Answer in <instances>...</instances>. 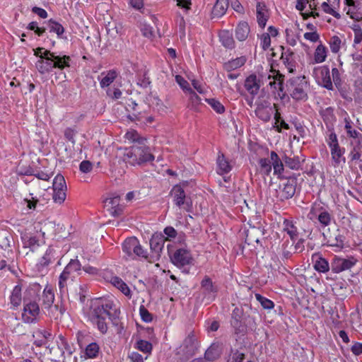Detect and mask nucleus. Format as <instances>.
<instances>
[{
    "label": "nucleus",
    "instance_id": "f3484780",
    "mask_svg": "<svg viewBox=\"0 0 362 362\" xmlns=\"http://www.w3.org/2000/svg\"><path fill=\"white\" fill-rule=\"evenodd\" d=\"M267 78L272 80L269 82V85L274 88L275 90L283 91V82L284 76L279 73V71L270 70V74L268 75Z\"/></svg>",
    "mask_w": 362,
    "mask_h": 362
},
{
    "label": "nucleus",
    "instance_id": "aec40b11",
    "mask_svg": "<svg viewBox=\"0 0 362 362\" xmlns=\"http://www.w3.org/2000/svg\"><path fill=\"white\" fill-rule=\"evenodd\" d=\"M11 308L15 309L19 307L22 302V287L16 285L11 291L9 297Z\"/></svg>",
    "mask_w": 362,
    "mask_h": 362
},
{
    "label": "nucleus",
    "instance_id": "58836bf2",
    "mask_svg": "<svg viewBox=\"0 0 362 362\" xmlns=\"http://www.w3.org/2000/svg\"><path fill=\"white\" fill-rule=\"evenodd\" d=\"M327 57V51L325 47L322 45H319L315 49L314 53V60L315 63L323 62Z\"/></svg>",
    "mask_w": 362,
    "mask_h": 362
},
{
    "label": "nucleus",
    "instance_id": "6ab92c4d",
    "mask_svg": "<svg viewBox=\"0 0 362 362\" xmlns=\"http://www.w3.org/2000/svg\"><path fill=\"white\" fill-rule=\"evenodd\" d=\"M256 8L257 23L261 28H264L269 16V11L264 3H257Z\"/></svg>",
    "mask_w": 362,
    "mask_h": 362
},
{
    "label": "nucleus",
    "instance_id": "20e7f679",
    "mask_svg": "<svg viewBox=\"0 0 362 362\" xmlns=\"http://www.w3.org/2000/svg\"><path fill=\"white\" fill-rule=\"evenodd\" d=\"M124 158L132 165H141L154 160V156L151 153L149 147L146 144L139 146L133 145L127 148Z\"/></svg>",
    "mask_w": 362,
    "mask_h": 362
},
{
    "label": "nucleus",
    "instance_id": "f257e3e1",
    "mask_svg": "<svg viewBox=\"0 0 362 362\" xmlns=\"http://www.w3.org/2000/svg\"><path fill=\"white\" fill-rule=\"evenodd\" d=\"M56 225L53 222H49L44 225L43 228L40 229L41 234L24 233L22 234V247L19 251L20 254L24 257H28L30 259L38 257L44 249L45 241L43 240L45 235L54 234L52 230H54Z\"/></svg>",
    "mask_w": 362,
    "mask_h": 362
},
{
    "label": "nucleus",
    "instance_id": "2eb2a0df",
    "mask_svg": "<svg viewBox=\"0 0 362 362\" xmlns=\"http://www.w3.org/2000/svg\"><path fill=\"white\" fill-rule=\"evenodd\" d=\"M260 87V80L256 75L251 74L246 78L245 81V88L250 95H257Z\"/></svg>",
    "mask_w": 362,
    "mask_h": 362
},
{
    "label": "nucleus",
    "instance_id": "dca6fc26",
    "mask_svg": "<svg viewBox=\"0 0 362 362\" xmlns=\"http://www.w3.org/2000/svg\"><path fill=\"white\" fill-rule=\"evenodd\" d=\"M273 113V108L270 106L268 102L264 101L257 104V107L255 110L256 115L263 120L267 122L270 119L271 116Z\"/></svg>",
    "mask_w": 362,
    "mask_h": 362
},
{
    "label": "nucleus",
    "instance_id": "5701e85b",
    "mask_svg": "<svg viewBox=\"0 0 362 362\" xmlns=\"http://www.w3.org/2000/svg\"><path fill=\"white\" fill-rule=\"evenodd\" d=\"M110 283L126 296L131 298V291L125 282L117 276L112 277Z\"/></svg>",
    "mask_w": 362,
    "mask_h": 362
},
{
    "label": "nucleus",
    "instance_id": "bf43d9fd",
    "mask_svg": "<svg viewBox=\"0 0 362 362\" xmlns=\"http://www.w3.org/2000/svg\"><path fill=\"white\" fill-rule=\"evenodd\" d=\"M330 49L332 52L337 53L339 51V38L338 36H333L329 42Z\"/></svg>",
    "mask_w": 362,
    "mask_h": 362
},
{
    "label": "nucleus",
    "instance_id": "4c0bfd02",
    "mask_svg": "<svg viewBox=\"0 0 362 362\" xmlns=\"http://www.w3.org/2000/svg\"><path fill=\"white\" fill-rule=\"evenodd\" d=\"M223 45L227 48H232L234 46V40L232 35L228 31H222L219 35Z\"/></svg>",
    "mask_w": 362,
    "mask_h": 362
},
{
    "label": "nucleus",
    "instance_id": "a19ab883",
    "mask_svg": "<svg viewBox=\"0 0 362 362\" xmlns=\"http://www.w3.org/2000/svg\"><path fill=\"white\" fill-rule=\"evenodd\" d=\"M314 267L317 272H325L329 270V264L325 259L317 257Z\"/></svg>",
    "mask_w": 362,
    "mask_h": 362
},
{
    "label": "nucleus",
    "instance_id": "c85d7f7f",
    "mask_svg": "<svg viewBox=\"0 0 362 362\" xmlns=\"http://www.w3.org/2000/svg\"><path fill=\"white\" fill-rule=\"evenodd\" d=\"M296 192V185L294 180H287L284 184V187L281 189V197L284 199H289L292 197Z\"/></svg>",
    "mask_w": 362,
    "mask_h": 362
},
{
    "label": "nucleus",
    "instance_id": "6e6d98bb",
    "mask_svg": "<svg viewBox=\"0 0 362 362\" xmlns=\"http://www.w3.org/2000/svg\"><path fill=\"white\" fill-rule=\"evenodd\" d=\"M71 278L70 275L65 274V272H62L61 275L59 276V287L61 291H62L66 286V281L68 279Z\"/></svg>",
    "mask_w": 362,
    "mask_h": 362
},
{
    "label": "nucleus",
    "instance_id": "473e14b6",
    "mask_svg": "<svg viewBox=\"0 0 362 362\" xmlns=\"http://www.w3.org/2000/svg\"><path fill=\"white\" fill-rule=\"evenodd\" d=\"M146 102L150 106H155L158 111H164L167 108L158 97L151 93L146 97Z\"/></svg>",
    "mask_w": 362,
    "mask_h": 362
},
{
    "label": "nucleus",
    "instance_id": "423d86ee",
    "mask_svg": "<svg viewBox=\"0 0 362 362\" xmlns=\"http://www.w3.org/2000/svg\"><path fill=\"white\" fill-rule=\"evenodd\" d=\"M198 342L194 332H190L177 349V355L182 361H185L193 356L197 349Z\"/></svg>",
    "mask_w": 362,
    "mask_h": 362
},
{
    "label": "nucleus",
    "instance_id": "49530a36",
    "mask_svg": "<svg viewBox=\"0 0 362 362\" xmlns=\"http://www.w3.org/2000/svg\"><path fill=\"white\" fill-rule=\"evenodd\" d=\"M33 337L35 339L34 344L37 346H41L47 342L46 332L36 331L33 334Z\"/></svg>",
    "mask_w": 362,
    "mask_h": 362
},
{
    "label": "nucleus",
    "instance_id": "3c124183",
    "mask_svg": "<svg viewBox=\"0 0 362 362\" xmlns=\"http://www.w3.org/2000/svg\"><path fill=\"white\" fill-rule=\"evenodd\" d=\"M356 262V259L354 257L348 259H341V271L351 268Z\"/></svg>",
    "mask_w": 362,
    "mask_h": 362
},
{
    "label": "nucleus",
    "instance_id": "7c9ffc66",
    "mask_svg": "<svg viewBox=\"0 0 362 362\" xmlns=\"http://www.w3.org/2000/svg\"><path fill=\"white\" fill-rule=\"evenodd\" d=\"M245 62L246 58L245 57H240L229 61L228 63L225 64L224 67L228 71H230L243 66Z\"/></svg>",
    "mask_w": 362,
    "mask_h": 362
},
{
    "label": "nucleus",
    "instance_id": "ddd939ff",
    "mask_svg": "<svg viewBox=\"0 0 362 362\" xmlns=\"http://www.w3.org/2000/svg\"><path fill=\"white\" fill-rule=\"evenodd\" d=\"M264 235V229L260 226H250L246 230L245 242L248 245L255 246L258 244L259 239Z\"/></svg>",
    "mask_w": 362,
    "mask_h": 362
},
{
    "label": "nucleus",
    "instance_id": "052dcab7",
    "mask_svg": "<svg viewBox=\"0 0 362 362\" xmlns=\"http://www.w3.org/2000/svg\"><path fill=\"white\" fill-rule=\"evenodd\" d=\"M261 45L264 49L269 48L271 44V37L268 33H263L260 37Z\"/></svg>",
    "mask_w": 362,
    "mask_h": 362
},
{
    "label": "nucleus",
    "instance_id": "2f4dec72",
    "mask_svg": "<svg viewBox=\"0 0 362 362\" xmlns=\"http://www.w3.org/2000/svg\"><path fill=\"white\" fill-rule=\"evenodd\" d=\"M218 172L221 174L228 173L231 170V166L226 159L223 154L218 155L217 158Z\"/></svg>",
    "mask_w": 362,
    "mask_h": 362
},
{
    "label": "nucleus",
    "instance_id": "1a4fd4ad",
    "mask_svg": "<svg viewBox=\"0 0 362 362\" xmlns=\"http://www.w3.org/2000/svg\"><path fill=\"white\" fill-rule=\"evenodd\" d=\"M104 206L115 217L122 214L123 206L120 204V196L112 194L104 201Z\"/></svg>",
    "mask_w": 362,
    "mask_h": 362
},
{
    "label": "nucleus",
    "instance_id": "39448f33",
    "mask_svg": "<svg viewBox=\"0 0 362 362\" xmlns=\"http://www.w3.org/2000/svg\"><path fill=\"white\" fill-rule=\"evenodd\" d=\"M123 252L127 259H135L136 257L148 259L147 252L142 248L138 239L135 237L127 238L122 245Z\"/></svg>",
    "mask_w": 362,
    "mask_h": 362
},
{
    "label": "nucleus",
    "instance_id": "9b49d317",
    "mask_svg": "<svg viewBox=\"0 0 362 362\" xmlns=\"http://www.w3.org/2000/svg\"><path fill=\"white\" fill-rule=\"evenodd\" d=\"M40 313L39 305L35 302L25 303L22 317L25 322H33Z\"/></svg>",
    "mask_w": 362,
    "mask_h": 362
},
{
    "label": "nucleus",
    "instance_id": "f03ea898",
    "mask_svg": "<svg viewBox=\"0 0 362 362\" xmlns=\"http://www.w3.org/2000/svg\"><path fill=\"white\" fill-rule=\"evenodd\" d=\"M112 301L108 300H100L95 302L90 313L91 321L96 324L98 329L103 333L107 330L106 320L110 318L115 311Z\"/></svg>",
    "mask_w": 362,
    "mask_h": 362
},
{
    "label": "nucleus",
    "instance_id": "a18cd8bd",
    "mask_svg": "<svg viewBox=\"0 0 362 362\" xmlns=\"http://www.w3.org/2000/svg\"><path fill=\"white\" fill-rule=\"evenodd\" d=\"M49 352L52 354V361H59L64 355V351L62 347H60L58 344L55 346L49 348Z\"/></svg>",
    "mask_w": 362,
    "mask_h": 362
},
{
    "label": "nucleus",
    "instance_id": "338daca9",
    "mask_svg": "<svg viewBox=\"0 0 362 362\" xmlns=\"http://www.w3.org/2000/svg\"><path fill=\"white\" fill-rule=\"evenodd\" d=\"M107 94L112 99H118L121 97L122 92L119 88L108 89Z\"/></svg>",
    "mask_w": 362,
    "mask_h": 362
},
{
    "label": "nucleus",
    "instance_id": "cd10ccee",
    "mask_svg": "<svg viewBox=\"0 0 362 362\" xmlns=\"http://www.w3.org/2000/svg\"><path fill=\"white\" fill-rule=\"evenodd\" d=\"M282 230L290 236L292 240H294L297 238V228L294 226L291 221L285 219L282 224Z\"/></svg>",
    "mask_w": 362,
    "mask_h": 362
},
{
    "label": "nucleus",
    "instance_id": "ea45409f",
    "mask_svg": "<svg viewBox=\"0 0 362 362\" xmlns=\"http://www.w3.org/2000/svg\"><path fill=\"white\" fill-rule=\"evenodd\" d=\"M259 171L262 174L269 175L272 171V164L270 159L260 158L259 160Z\"/></svg>",
    "mask_w": 362,
    "mask_h": 362
},
{
    "label": "nucleus",
    "instance_id": "4468645a",
    "mask_svg": "<svg viewBox=\"0 0 362 362\" xmlns=\"http://www.w3.org/2000/svg\"><path fill=\"white\" fill-rule=\"evenodd\" d=\"M329 147L331 148V155L332 160V165L334 167L338 166L339 160V149L338 148L337 136L335 133L331 132L329 135L327 141Z\"/></svg>",
    "mask_w": 362,
    "mask_h": 362
},
{
    "label": "nucleus",
    "instance_id": "8fccbe9b",
    "mask_svg": "<svg viewBox=\"0 0 362 362\" xmlns=\"http://www.w3.org/2000/svg\"><path fill=\"white\" fill-rule=\"evenodd\" d=\"M136 348L145 354L150 353L152 349V345L147 341L139 340L136 343Z\"/></svg>",
    "mask_w": 362,
    "mask_h": 362
},
{
    "label": "nucleus",
    "instance_id": "c03bdc74",
    "mask_svg": "<svg viewBox=\"0 0 362 362\" xmlns=\"http://www.w3.org/2000/svg\"><path fill=\"white\" fill-rule=\"evenodd\" d=\"M100 347L96 343H90L86 349V354L88 358H93L98 356Z\"/></svg>",
    "mask_w": 362,
    "mask_h": 362
},
{
    "label": "nucleus",
    "instance_id": "e2e57ef3",
    "mask_svg": "<svg viewBox=\"0 0 362 362\" xmlns=\"http://www.w3.org/2000/svg\"><path fill=\"white\" fill-rule=\"evenodd\" d=\"M304 38L313 42H316L319 40L320 36L316 31L307 32L304 34Z\"/></svg>",
    "mask_w": 362,
    "mask_h": 362
},
{
    "label": "nucleus",
    "instance_id": "0e129e2a",
    "mask_svg": "<svg viewBox=\"0 0 362 362\" xmlns=\"http://www.w3.org/2000/svg\"><path fill=\"white\" fill-rule=\"evenodd\" d=\"M351 352L355 356H358L362 354V343L354 342L350 348Z\"/></svg>",
    "mask_w": 362,
    "mask_h": 362
},
{
    "label": "nucleus",
    "instance_id": "9d476101",
    "mask_svg": "<svg viewBox=\"0 0 362 362\" xmlns=\"http://www.w3.org/2000/svg\"><path fill=\"white\" fill-rule=\"evenodd\" d=\"M164 239L160 235H153L150 240V247L151 253L148 255L149 262H154L158 259L160 252L163 248Z\"/></svg>",
    "mask_w": 362,
    "mask_h": 362
},
{
    "label": "nucleus",
    "instance_id": "37998d69",
    "mask_svg": "<svg viewBox=\"0 0 362 362\" xmlns=\"http://www.w3.org/2000/svg\"><path fill=\"white\" fill-rule=\"evenodd\" d=\"M201 286L207 293H214L216 291L212 280L208 276H205L201 282Z\"/></svg>",
    "mask_w": 362,
    "mask_h": 362
},
{
    "label": "nucleus",
    "instance_id": "b1692460",
    "mask_svg": "<svg viewBox=\"0 0 362 362\" xmlns=\"http://www.w3.org/2000/svg\"><path fill=\"white\" fill-rule=\"evenodd\" d=\"M81 265L78 259H71L64 269L65 274L70 275L71 278L75 277V274H79Z\"/></svg>",
    "mask_w": 362,
    "mask_h": 362
},
{
    "label": "nucleus",
    "instance_id": "412c9836",
    "mask_svg": "<svg viewBox=\"0 0 362 362\" xmlns=\"http://www.w3.org/2000/svg\"><path fill=\"white\" fill-rule=\"evenodd\" d=\"M228 7V0H217L211 11L212 18L223 16Z\"/></svg>",
    "mask_w": 362,
    "mask_h": 362
},
{
    "label": "nucleus",
    "instance_id": "bb28decb",
    "mask_svg": "<svg viewBox=\"0 0 362 362\" xmlns=\"http://www.w3.org/2000/svg\"><path fill=\"white\" fill-rule=\"evenodd\" d=\"M171 193L174 197V202L177 206H180L181 205L184 204L186 196L184 189L180 186H175L173 188Z\"/></svg>",
    "mask_w": 362,
    "mask_h": 362
},
{
    "label": "nucleus",
    "instance_id": "0eeeda50",
    "mask_svg": "<svg viewBox=\"0 0 362 362\" xmlns=\"http://www.w3.org/2000/svg\"><path fill=\"white\" fill-rule=\"evenodd\" d=\"M53 200L56 203L62 204L66 199V185L64 176L58 174L53 180Z\"/></svg>",
    "mask_w": 362,
    "mask_h": 362
},
{
    "label": "nucleus",
    "instance_id": "c756f323",
    "mask_svg": "<svg viewBox=\"0 0 362 362\" xmlns=\"http://www.w3.org/2000/svg\"><path fill=\"white\" fill-rule=\"evenodd\" d=\"M250 33L249 25L245 22H242L238 24L236 30L235 36L240 41H243L247 39Z\"/></svg>",
    "mask_w": 362,
    "mask_h": 362
},
{
    "label": "nucleus",
    "instance_id": "4be33fe9",
    "mask_svg": "<svg viewBox=\"0 0 362 362\" xmlns=\"http://www.w3.org/2000/svg\"><path fill=\"white\" fill-rule=\"evenodd\" d=\"M125 139L129 142L133 143V145H142L146 144V139L141 136L136 130L130 129L125 134Z\"/></svg>",
    "mask_w": 362,
    "mask_h": 362
},
{
    "label": "nucleus",
    "instance_id": "a878e982",
    "mask_svg": "<svg viewBox=\"0 0 362 362\" xmlns=\"http://www.w3.org/2000/svg\"><path fill=\"white\" fill-rule=\"evenodd\" d=\"M270 160L272 168H274V173L275 174H281L284 171V165L281 160L275 151H271L270 153Z\"/></svg>",
    "mask_w": 362,
    "mask_h": 362
},
{
    "label": "nucleus",
    "instance_id": "7ed1b4c3",
    "mask_svg": "<svg viewBox=\"0 0 362 362\" xmlns=\"http://www.w3.org/2000/svg\"><path fill=\"white\" fill-rule=\"evenodd\" d=\"M43 54L45 57L40 58L35 64L36 69L41 74L48 73L53 68L63 69L64 67L70 66V57L69 56H57L49 50L43 51Z\"/></svg>",
    "mask_w": 362,
    "mask_h": 362
},
{
    "label": "nucleus",
    "instance_id": "de8ad7c7",
    "mask_svg": "<svg viewBox=\"0 0 362 362\" xmlns=\"http://www.w3.org/2000/svg\"><path fill=\"white\" fill-rule=\"evenodd\" d=\"M255 298L260 303L264 309H272L274 306V303L272 300L263 297L259 293L255 294Z\"/></svg>",
    "mask_w": 362,
    "mask_h": 362
},
{
    "label": "nucleus",
    "instance_id": "09e8293b",
    "mask_svg": "<svg viewBox=\"0 0 362 362\" xmlns=\"http://www.w3.org/2000/svg\"><path fill=\"white\" fill-rule=\"evenodd\" d=\"M175 81L185 93L190 92L191 89H192L190 87L189 83L182 76L176 75Z\"/></svg>",
    "mask_w": 362,
    "mask_h": 362
},
{
    "label": "nucleus",
    "instance_id": "13d9d810",
    "mask_svg": "<svg viewBox=\"0 0 362 362\" xmlns=\"http://www.w3.org/2000/svg\"><path fill=\"white\" fill-rule=\"evenodd\" d=\"M358 0H344L345 5L349 7L347 10V14L350 15L351 18H353L352 14L354 13L357 6L356 3Z\"/></svg>",
    "mask_w": 362,
    "mask_h": 362
},
{
    "label": "nucleus",
    "instance_id": "f8f14e48",
    "mask_svg": "<svg viewBox=\"0 0 362 362\" xmlns=\"http://www.w3.org/2000/svg\"><path fill=\"white\" fill-rule=\"evenodd\" d=\"M59 256V253L53 246H49L45 252H42V254L37 258V265L39 267L48 266L52 260Z\"/></svg>",
    "mask_w": 362,
    "mask_h": 362
},
{
    "label": "nucleus",
    "instance_id": "69168bd1",
    "mask_svg": "<svg viewBox=\"0 0 362 362\" xmlns=\"http://www.w3.org/2000/svg\"><path fill=\"white\" fill-rule=\"evenodd\" d=\"M318 220L322 224L327 226L330 222L331 218L329 214L324 211L319 214Z\"/></svg>",
    "mask_w": 362,
    "mask_h": 362
},
{
    "label": "nucleus",
    "instance_id": "603ef678",
    "mask_svg": "<svg viewBox=\"0 0 362 362\" xmlns=\"http://www.w3.org/2000/svg\"><path fill=\"white\" fill-rule=\"evenodd\" d=\"M286 165L291 169H298L300 166V160L298 158H293L286 156L284 158Z\"/></svg>",
    "mask_w": 362,
    "mask_h": 362
},
{
    "label": "nucleus",
    "instance_id": "680f3d73",
    "mask_svg": "<svg viewBox=\"0 0 362 362\" xmlns=\"http://www.w3.org/2000/svg\"><path fill=\"white\" fill-rule=\"evenodd\" d=\"M79 169L82 173H88L92 170L93 165L88 160H83L81 163L79 165Z\"/></svg>",
    "mask_w": 362,
    "mask_h": 362
},
{
    "label": "nucleus",
    "instance_id": "e433bc0d",
    "mask_svg": "<svg viewBox=\"0 0 362 362\" xmlns=\"http://www.w3.org/2000/svg\"><path fill=\"white\" fill-rule=\"evenodd\" d=\"M117 73L115 71L110 70L107 72V74L103 76L100 79V86L102 88H105L109 86L116 78Z\"/></svg>",
    "mask_w": 362,
    "mask_h": 362
},
{
    "label": "nucleus",
    "instance_id": "72a5a7b5",
    "mask_svg": "<svg viewBox=\"0 0 362 362\" xmlns=\"http://www.w3.org/2000/svg\"><path fill=\"white\" fill-rule=\"evenodd\" d=\"M48 28L49 29V32H52L57 34L58 37H62L63 33H64V27L58 22L49 19L47 22Z\"/></svg>",
    "mask_w": 362,
    "mask_h": 362
},
{
    "label": "nucleus",
    "instance_id": "5fc2aeb1",
    "mask_svg": "<svg viewBox=\"0 0 362 362\" xmlns=\"http://www.w3.org/2000/svg\"><path fill=\"white\" fill-rule=\"evenodd\" d=\"M28 29L30 30H33L38 36H41L45 32V28H40L37 26V23L36 22H31L28 25Z\"/></svg>",
    "mask_w": 362,
    "mask_h": 362
},
{
    "label": "nucleus",
    "instance_id": "6e6552de",
    "mask_svg": "<svg viewBox=\"0 0 362 362\" xmlns=\"http://www.w3.org/2000/svg\"><path fill=\"white\" fill-rule=\"evenodd\" d=\"M171 260L175 266L182 267L192 264L194 259L189 250L180 248L174 252Z\"/></svg>",
    "mask_w": 362,
    "mask_h": 362
},
{
    "label": "nucleus",
    "instance_id": "774afa93",
    "mask_svg": "<svg viewBox=\"0 0 362 362\" xmlns=\"http://www.w3.org/2000/svg\"><path fill=\"white\" fill-rule=\"evenodd\" d=\"M244 354L238 351L235 352L232 357L230 358L227 362H243Z\"/></svg>",
    "mask_w": 362,
    "mask_h": 362
},
{
    "label": "nucleus",
    "instance_id": "4d7b16f0",
    "mask_svg": "<svg viewBox=\"0 0 362 362\" xmlns=\"http://www.w3.org/2000/svg\"><path fill=\"white\" fill-rule=\"evenodd\" d=\"M345 129L346 130L347 134L350 137L358 138L361 134L356 129H353L350 122L346 120Z\"/></svg>",
    "mask_w": 362,
    "mask_h": 362
},
{
    "label": "nucleus",
    "instance_id": "79ce46f5",
    "mask_svg": "<svg viewBox=\"0 0 362 362\" xmlns=\"http://www.w3.org/2000/svg\"><path fill=\"white\" fill-rule=\"evenodd\" d=\"M205 100L217 113L222 114L225 112L224 106L215 98H206Z\"/></svg>",
    "mask_w": 362,
    "mask_h": 362
},
{
    "label": "nucleus",
    "instance_id": "393cba45",
    "mask_svg": "<svg viewBox=\"0 0 362 362\" xmlns=\"http://www.w3.org/2000/svg\"><path fill=\"white\" fill-rule=\"evenodd\" d=\"M320 76H317L319 83L327 89H332V83L329 76V69L322 68L320 70Z\"/></svg>",
    "mask_w": 362,
    "mask_h": 362
},
{
    "label": "nucleus",
    "instance_id": "864d4df0",
    "mask_svg": "<svg viewBox=\"0 0 362 362\" xmlns=\"http://www.w3.org/2000/svg\"><path fill=\"white\" fill-rule=\"evenodd\" d=\"M322 8L323 11L327 13L332 14L335 17H337L339 16L338 13L335 11L336 7L332 6L327 1L322 3Z\"/></svg>",
    "mask_w": 362,
    "mask_h": 362
},
{
    "label": "nucleus",
    "instance_id": "c9c22d12",
    "mask_svg": "<svg viewBox=\"0 0 362 362\" xmlns=\"http://www.w3.org/2000/svg\"><path fill=\"white\" fill-rule=\"evenodd\" d=\"M220 355L218 346L216 344H212L209 348L206 351L204 359L207 360V361L211 362L212 361L216 359Z\"/></svg>",
    "mask_w": 362,
    "mask_h": 362
},
{
    "label": "nucleus",
    "instance_id": "a211bd4d",
    "mask_svg": "<svg viewBox=\"0 0 362 362\" xmlns=\"http://www.w3.org/2000/svg\"><path fill=\"white\" fill-rule=\"evenodd\" d=\"M40 299L42 300V305L45 309H49L52 308V305L54 303V294L53 288L51 286L47 285L45 286Z\"/></svg>",
    "mask_w": 362,
    "mask_h": 362
},
{
    "label": "nucleus",
    "instance_id": "f704fd0d",
    "mask_svg": "<svg viewBox=\"0 0 362 362\" xmlns=\"http://www.w3.org/2000/svg\"><path fill=\"white\" fill-rule=\"evenodd\" d=\"M304 84H299L294 87L291 93V97L296 100H302L307 98V93L304 89Z\"/></svg>",
    "mask_w": 362,
    "mask_h": 362
}]
</instances>
